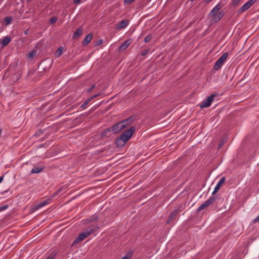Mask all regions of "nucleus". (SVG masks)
<instances>
[{
    "label": "nucleus",
    "mask_w": 259,
    "mask_h": 259,
    "mask_svg": "<svg viewBox=\"0 0 259 259\" xmlns=\"http://www.w3.org/2000/svg\"><path fill=\"white\" fill-rule=\"evenodd\" d=\"M131 122L132 120L131 118H127L119 122L112 126V131L114 133H117L128 126L131 123Z\"/></svg>",
    "instance_id": "nucleus-1"
},
{
    "label": "nucleus",
    "mask_w": 259,
    "mask_h": 259,
    "mask_svg": "<svg viewBox=\"0 0 259 259\" xmlns=\"http://www.w3.org/2000/svg\"><path fill=\"white\" fill-rule=\"evenodd\" d=\"M228 56V53L226 52L223 54L215 62L214 65L213 66V69L215 70H219L224 63H225L227 58Z\"/></svg>",
    "instance_id": "nucleus-2"
},
{
    "label": "nucleus",
    "mask_w": 259,
    "mask_h": 259,
    "mask_svg": "<svg viewBox=\"0 0 259 259\" xmlns=\"http://www.w3.org/2000/svg\"><path fill=\"white\" fill-rule=\"evenodd\" d=\"M135 130V127L131 126L130 129L123 132L120 137L123 139L124 141L127 142L132 137Z\"/></svg>",
    "instance_id": "nucleus-3"
},
{
    "label": "nucleus",
    "mask_w": 259,
    "mask_h": 259,
    "mask_svg": "<svg viewBox=\"0 0 259 259\" xmlns=\"http://www.w3.org/2000/svg\"><path fill=\"white\" fill-rule=\"evenodd\" d=\"M217 199L216 197L214 196H211L207 200H206L203 204H202L201 205L199 206V207H198L197 210L198 211H200L203 209L207 207L208 206H209L210 204H211L212 203H213Z\"/></svg>",
    "instance_id": "nucleus-4"
},
{
    "label": "nucleus",
    "mask_w": 259,
    "mask_h": 259,
    "mask_svg": "<svg viewBox=\"0 0 259 259\" xmlns=\"http://www.w3.org/2000/svg\"><path fill=\"white\" fill-rule=\"evenodd\" d=\"M218 94H213L209 96L206 100H204L200 105V107L201 108L208 107L210 106L214 97H217Z\"/></svg>",
    "instance_id": "nucleus-5"
},
{
    "label": "nucleus",
    "mask_w": 259,
    "mask_h": 259,
    "mask_svg": "<svg viewBox=\"0 0 259 259\" xmlns=\"http://www.w3.org/2000/svg\"><path fill=\"white\" fill-rule=\"evenodd\" d=\"M223 5L221 3H219L208 14V17L211 18V19L215 16L222 8Z\"/></svg>",
    "instance_id": "nucleus-6"
},
{
    "label": "nucleus",
    "mask_w": 259,
    "mask_h": 259,
    "mask_svg": "<svg viewBox=\"0 0 259 259\" xmlns=\"http://www.w3.org/2000/svg\"><path fill=\"white\" fill-rule=\"evenodd\" d=\"M256 0H249L248 2L244 4L238 10L239 13H241L249 8L254 3Z\"/></svg>",
    "instance_id": "nucleus-7"
},
{
    "label": "nucleus",
    "mask_w": 259,
    "mask_h": 259,
    "mask_svg": "<svg viewBox=\"0 0 259 259\" xmlns=\"http://www.w3.org/2000/svg\"><path fill=\"white\" fill-rule=\"evenodd\" d=\"M90 236L89 233L88 232L87 230L81 233H80L78 236L75 239V240L73 242V244H76L78 243L79 242L82 241L85 238L88 237V236Z\"/></svg>",
    "instance_id": "nucleus-8"
},
{
    "label": "nucleus",
    "mask_w": 259,
    "mask_h": 259,
    "mask_svg": "<svg viewBox=\"0 0 259 259\" xmlns=\"http://www.w3.org/2000/svg\"><path fill=\"white\" fill-rule=\"evenodd\" d=\"M226 180V178L225 177H223L221 178V179L220 180L217 185L215 186L212 193V195H214L221 188V186L225 183Z\"/></svg>",
    "instance_id": "nucleus-9"
},
{
    "label": "nucleus",
    "mask_w": 259,
    "mask_h": 259,
    "mask_svg": "<svg viewBox=\"0 0 259 259\" xmlns=\"http://www.w3.org/2000/svg\"><path fill=\"white\" fill-rule=\"evenodd\" d=\"M129 24L128 20H122L119 23L116 25V28L117 29H122L125 28Z\"/></svg>",
    "instance_id": "nucleus-10"
},
{
    "label": "nucleus",
    "mask_w": 259,
    "mask_h": 259,
    "mask_svg": "<svg viewBox=\"0 0 259 259\" xmlns=\"http://www.w3.org/2000/svg\"><path fill=\"white\" fill-rule=\"evenodd\" d=\"M225 13L223 11L219 12L214 17L211 19V23H217L220 21L224 16Z\"/></svg>",
    "instance_id": "nucleus-11"
},
{
    "label": "nucleus",
    "mask_w": 259,
    "mask_h": 259,
    "mask_svg": "<svg viewBox=\"0 0 259 259\" xmlns=\"http://www.w3.org/2000/svg\"><path fill=\"white\" fill-rule=\"evenodd\" d=\"M99 228V226L96 224H93L91 225H90L88 229H87V231L89 233L90 235L94 234L97 230Z\"/></svg>",
    "instance_id": "nucleus-12"
},
{
    "label": "nucleus",
    "mask_w": 259,
    "mask_h": 259,
    "mask_svg": "<svg viewBox=\"0 0 259 259\" xmlns=\"http://www.w3.org/2000/svg\"><path fill=\"white\" fill-rule=\"evenodd\" d=\"M180 212L179 209L174 210L167 218L166 223H169Z\"/></svg>",
    "instance_id": "nucleus-13"
},
{
    "label": "nucleus",
    "mask_w": 259,
    "mask_h": 259,
    "mask_svg": "<svg viewBox=\"0 0 259 259\" xmlns=\"http://www.w3.org/2000/svg\"><path fill=\"white\" fill-rule=\"evenodd\" d=\"M132 40L131 39L125 41L119 47V51L121 52L125 50L131 44Z\"/></svg>",
    "instance_id": "nucleus-14"
},
{
    "label": "nucleus",
    "mask_w": 259,
    "mask_h": 259,
    "mask_svg": "<svg viewBox=\"0 0 259 259\" xmlns=\"http://www.w3.org/2000/svg\"><path fill=\"white\" fill-rule=\"evenodd\" d=\"M50 203L49 201V200H44L41 202H40L39 203H38V204H37L36 206H35L33 208V209L34 210H38L39 209V208L47 205V204H48L49 203Z\"/></svg>",
    "instance_id": "nucleus-15"
},
{
    "label": "nucleus",
    "mask_w": 259,
    "mask_h": 259,
    "mask_svg": "<svg viewBox=\"0 0 259 259\" xmlns=\"http://www.w3.org/2000/svg\"><path fill=\"white\" fill-rule=\"evenodd\" d=\"M126 142L124 141L121 137H118L116 140V144L117 147H122L126 144Z\"/></svg>",
    "instance_id": "nucleus-16"
},
{
    "label": "nucleus",
    "mask_w": 259,
    "mask_h": 259,
    "mask_svg": "<svg viewBox=\"0 0 259 259\" xmlns=\"http://www.w3.org/2000/svg\"><path fill=\"white\" fill-rule=\"evenodd\" d=\"M92 37L93 34L92 33H89V34H88L84 38L82 41V45H87L89 44L91 42Z\"/></svg>",
    "instance_id": "nucleus-17"
},
{
    "label": "nucleus",
    "mask_w": 259,
    "mask_h": 259,
    "mask_svg": "<svg viewBox=\"0 0 259 259\" xmlns=\"http://www.w3.org/2000/svg\"><path fill=\"white\" fill-rule=\"evenodd\" d=\"M44 167L35 166L31 170V174H38L43 169Z\"/></svg>",
    "instance_id": "nucleus-18"
},
{
    "label": "nucleus",
    "mask_w": 259,
    "mask_h": 259,
    "mask_svg": "<svg viewBox=\"0 0 259 259\" xmlns=\"http://www.w3.org/2000/svg\"><path fill=\"white\" fill-rule=\"evenodd\" d=\"M82 32V29L81 27H79L77 29V30L75 31V32L73 33V37L74 38H77L79 37Z\"/></svg>",
    "instance_id": "nucleus-19"
},
{
    "label": "nucleus",
    "mask_w": 259,
    "mask_h": 259,
    "mask_svg": "<svg viewBox=\"0 0 259 259\" xmlns=\"http://www.w3.org/2000/svg\"><path fill=\"white\" fill-rule=\"evenodd\" d=\"M11 41V38L9 36L5 37L2 40V45L4 46L8 45Z\"/></svg>",
    "instance_id": "nucleus-20"
},
{
    "label": "nucleus",
    "mask_w": 259,
    "mask_h": 259,
    "mask_svg": "<svg viewBox=\"0 0 259 259\" xmlns=\"http://www.w3.org/2000/svg\"><path fill=\"white\" fill-rule=\"evenodd\" d=\"M36 55V51L35 50L31 51L27 55V58L29 59L32 58Z\"/></svg>",
    "instance_id": "nucleus-21"
},
{
    "label": "nucleus",
    "mask_w": 259,
    "mask_h": 259,
    "mask_svg": "<svg viewBox=\"0 0 259 259\" xmlns=\"http://www.w3.org/2000/svg\"><path fill=\"white\" fill-rule=\"evenodd\" d=\"M91 101V99L89 98V99H88L84 102L83 104H82L81 105V108H83V109H85L86 108V107L87 106L88 104L90 103V102Z\"/></svg>",
    "instance_id": "nucleus-22"
},
{
    "label": "nucleus",
    "mask_w": 259,
    "mask_h": 259,
    "mask_svg": "<svg viewBox=\"0 0 259 259\" xmlns=\"http://www.w3.org/2000/svg\"><path fill=\"white\" fill-rule=\"evenodd\" d=\"M5 21L6 25H8L11 23L12 21V18L11 17H6L5 19Z\"/></svg>",
    "instance_id": "nucleus-23"
},
{
    "label": "nucleus",
    "mask_w": 259,
    "mask_h": 259,
    "mask_svg": "<svg viewBox=\"0 0 259 259\" xmlns=\"http://www.w3.org/2000/svg\"><path fill=\"white\" fill-rule=\"evenodd\" d=\"M152 35L151 34H149L145 36L144 38V42H148L152 38Z\"/></svg>",
    "instance_id": "nucleus-24"
},
{
    "label": "nucleus",
    "mask_w": 259,
    "mask_h": 259,
    "mask_svg": "<svg viewBox=\"0 0 259 259\" xmlns=\"http://www.w3.org/2000/svg\"><path fill=\"white\" fill-rule=\"evenodd\" d=\"M56 254L55 252H53L51 253L45 259H54L56 256Z\"/></svg>",
    "instance_id": "nucleus-25"
},
{
    "label": "nucleus",
    "mask_w": 259,
    "mask_h": 259,
    "mask_svg": "<svg viewBox=\"0 0 259 259\" xmlns=\"http://www.w3.org/2000/svg\"><path fill=\"white\" fill-rule=\"evenodd\" d=\"M58 20V18L57 17H53L52 18H51L49 20V23L51 24H54V23H55Z\"/></svg>",
    "instance_id": "nucleus-26"
},
{
    "label": "nucleus",
    "mask_w": 259,
    "mask_h": 259,
    "mask_svg": "<svg viewBox=\"0 0 259 259\" xmlns=\"http://www.w3.org/2000/svg\"><path fill=\"white\" fill-rule=\"evenodd\" d=\"M62 51H63V48L62 47H60L58 49V50L56 52V53L58 54V56H60V55H61V54L62 53Z\"/></svg>",
    "instance_id": "nucleus-27"
},
{
    "label": "nucleus",
    "mask_w": 259,
    "mask_h": 259,
    "mask_svg": "<svg viewBox=\"0 0 259 259\" xmlns=\"http://www.w3.org/2000/svg\"><path fill=\"white\" fill-rule=\"evenodd\" d=\"M103 42V40L102 39H99L95 45L96 46H98L102 45Z\"/></svg>",
    "instance_id": "nucleus-28"
},
{
    "label": "nucleus",
    "mask_w": 259,
    "mask_h": 259,
    "mask_svg": "<svg viewBox=\"0 0 259 259\" xmlns=\"http://www.w3.org/2000/svg\"><path fill=\"white\" fill-rule=\"evenodd\" d=\"M8 207V205H4L3 206L0 207V211L4 210L7 209Z\"/></svg>",
    "instance_id": "nucleus-29"
},
{
    "label": "nucleus",
    "mask_w": 259,
    "mask_h": 259,
    "mask_svg": "<svg viewBox=\"0 0 259 259\" xmlns=\"http://www.w3.org/2000/svg\"><path fill=\"white\" fill-rule=\"evenodd\" d=\"M240 1V0H232V3L233 5H236L239 3Z\"/></svg>",
    "instance_id": "nucleus-30"
},
{
    "label": "nucleus",
    "mask_w": 259,
    "mask_h": 259,
    "mask_svg": "<svg viewBox=\"0 0 259 259\" xmlns=\"http://www.w3.org/2000/svg\"><path fill=\"white\" fill-rule=\"evenodd\" d=\"M81 0H74L73 3L75 5H79L81 3Z\"/></svg>",
    "instance_id": "nucleus-31"
},
{
    "label": "nucleus",
    "mask_w": 259,
    "mask_h": 259,
    "mask_svg": "<svg viewBox=\"0 0 259 259\" xmlns=\"http://www.w3.org/2000/svg\"><path fill=\"white\" fill-rule=\"evenodd\" d=\"M148 52H149L148 50H145L142 52L141 55L145 56L148 53Z\"/></svg>",
    "instance_id": "nucleus-32"
},
{
    "label": "nucleus",
    "mask_w": 259,
    "mask_h": 259,
    "mask_svg": "<svg viewBox=\"0 0 259 259\" xmlns=\"http://www.w3.org/2000/svg\"><path fill=\"white\" fill-rule=\"evenodd\" d=\"M97 220V217L96 216H93L91 217V218L90 220V222H93L95 220Z\"/></svg>",
    "instance_id": "nucleus-33"
},
{
    "label": "nucleus",
    "mask_w": 259,
    "mask_h": 259,
    "mask_svg": "<svg viewBox=\"0 0 259 259\" xmlns=\"http://www.w3.org/2000/svg\"><path fill=\"white\" fill-rule=\"evenodd\" d=\"M134 1L135 0H124V3L126 4H130Z\"/></svg>",
    "instance_id": "nucleus-34"
},
{
    "label": "nucleus",
    "mask_w": 259,
    "mask_h": 259,
    "mask_svg": "<svg viewBox=\"0 0 259 259\" xmlns=\"http://www.w3.org/2000/svg\"><path fill=\"white\" fill-rule=\"evenodd\" d=\"M259 221V215L253 220V223H255Z\"/></svg>",
    "instance_id": "nucleus-35"
},
{
    "label": "nucleus",
    "mask_w": 259,
    "mask_h": 259,
    "mask_svg": "<svg viewBox=\"0 0 259 259\" xmlns=\"http://www.w3.org/2000/svg\"><path fill=\"white\" fill-rule=\"evenodd\" d=\"M130 257L131 256L128 255H126L124 256H123L121 259H130Z\"/></svg>",
    "instance_id": "nucleus-36"
},
{
    "label": "nucleus",
    "mask_w": 259,
    "mask_h": 259,
    "mask_svg": "<svg viewBox=\"0 0 259 259\" xmlns=\"http://www.w3.org/2000/svg\"><path fill=\"white\" fill-rule=\"evenodd\" d=\"M95 88V84H93L91 87V88H90V89H89L87 92H91L94 88Z\"/></svg>",
    "instance_id": "nucleus-37"
},
{
    "label": "nucleus",
    "mask_w": 259,
    "mask_h": 259,
    "mask_svg": "<svg viewBox=\"0 0 259 259\" xmlns=\"http://www.w3.org/2000/svg\"><path fill=\"white\" fill-rule=\"evenodd\" d=\"M98 95H99V94H97V95H94V96L91 97L90 98L91 99V100H92L93 99H94L95 98H96L97 96H98Z\"/></svg>",
    "instance_id": "nucleus-38"
},
{
    "label": "nucleus",
    "mask_w": 259,
    "mask_h": 259,
    "mask_svg": "<svg viewBox=\"0 0 259 259\" xmlns=\"http://www.w3.org/2000/svg\"><path fill=\"white\" fill-rule=\"evenodd\" d=\"M212 0H204L205 2L206 3H210Z\"/></svg>",
    "instance_id": "nucleus-39"
},
{
    "label": "nucleus",
    "mask_w": 259,
    "mask_h": 259,
    "mask_svg": "<svg viewBox=\"0 0 259 259\" xmlns=\"http://www.w3.org/2000/svg\"><path fill=\"white\" fill-rule=\"evenodd\" d=\"M3 179H4L3 177H0V183L3 181Z\"/></svg>",
    "instance_id": "nucleus-40"
},
{
    "label": "nucleus",
    "mask_w": 259,
    "mask_h": 259,
    "mask_svg": "<svg viewBox=\"0 0 259 259\" xmlns=\"http://www.w3.org/2000/svg\"><path fill=\"white\" fill-rule=\"evenodd\" d=\"M222 144L221 143L220 144V145L219 146L218 148L220 149L222 147Z\"/></svg>",
    "instance_id": "nucleus-41"
},
{
    "label": "nucleus",
    "mask_w": 259,
    "mask_h": 259,
    "mask_svg": "<svg viewBox=\"0 0 259 259\" xmlns=\"http://www.w3.org/2000/svg\"><path fill=\"white\" fill-rule=\"evenodd\" d=\"M2 132H3V130L2 129H0V136L2 135Z\"/></svg>",
    "instance_id": "nucleus-42"
},
{
    "label": "nucleus",
    "mask_w": 259,
    "mask_h": 259,
    "mask_svg": "<svg viewBox=\"0 0 259 259\" xmlns=\"http://www.w3.org/2000/svg\"><path fill=\"white\" fill-rule=\"evenodd\" d=\"M28 30H26V31H25V34H27L28 33Z\"/></svg>",
    "instance_id": "nucleus-43"
},
{
    "label": "nucleus",
    "mask_w": 259,
    "mask_h": 259,
    "mask_svg": "<svg viewBox=\"0 0 259 259\" xmlns=\"http://www.w3.org/2000/svg\"><path fill=\"white\" fill-rule=\"evenodd\" d=\"M26 1H28V2H29V1H30V0H26Z\"/></svg>",
    "instance_id": "nucleus-44"
},
{
    "label": "nucleus",
    "mask_w": 259,
    "mask_h": 259,
    "mask_svg": "<svg viewBox=\"0 0 259 259\" xmlns=\"http://www.w3.org/2000/svg\"><path fill=\"white\" fill-rule=\"evenodd\" d=\"M195 0H191V1H194Z\"/></svg>",
    "instance_id": "nucleus-45"
}]
</instances>
